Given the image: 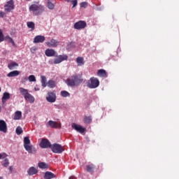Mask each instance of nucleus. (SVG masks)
I'll return each instance as SVG.
<instances>
[{"mask_svg": "<svg viewBox=\"0 0 179 179\" xmlns=\"http://www.w3.org/2000/svg\"><path fill=\"white\" fill-rule=\"evenodd\" d=\"M28 80H29V82H36V76H34V75L29 76Z\"/></svg>", "mask_w": 179, "mask_h": 179, "instance_id": "nucleus-39", "label": "nucleus"}, {"mask_svg": "<svg viewBox=\"0 0 179 179\" xmlns=\"http://www.w3.org/2000/svg\"><path fill=\"white\" fill-rule=\"evenodd\" d=\"M22 118V112L21 111H16L14 115V120H20Z\"/></svg>", "mask_w": 179, "mask_h": 179, "instance_id": "nucleus-30", "label": "nucleus"}, {"mask_svg": "<svg viewBox=\"0 0 179 179\" xmlns=\"http://www.w3.org/2000/svg\"><path fill=\"white\" fill-rule=\"evenodd\" d=\"M29 10L33 12L34 15L37 16L38 15H41V13L44 12L45 7L41 5L32 4L29 6Z\"/></svg>", "mask_w": 179, "mask_h": 179, "instance_id": "nucleus-2", "label": "nucleus"}, {"mask_svg": "<svg viewBox=\"0 0 179 179\" xmlns=\"http://www.w3.org/2000/svg\"><path fill=\"white\" fill-rule=\"evenodd\" d=\"M48 125L51 127V128H58V123L57 122H54L52 120H50L48 122Z\"/></svg>", "mask_w": 179, "mask_h": 179, "instance_id": "nucleus-28", "label": "nucleus"}, {"mask_svg": "<svg viewBox=\"0 0 179 179\" xmlns=\"http://www.w3.org/2000/svg\"><path fill=\"white\" fill-rule=\"evenodd\" d=\"M8 157V155H6V153H4L3 155L0 153V160L1 159H5V157Z\"/></svg>", "mask_w": 179, "mask_h": 179, "instance_id": "nucleus-44", "label": "nucleus"}, {"mask_svg": "<svg viewBox=\"0 0 179 179\" xmlns=\"http://www.w3.org/2000/svg\"><path fill=\"white\" fill-rule=\"evenodd\" d=\"M5 40V36H3V33L2 32V29H0V43H2Z\"/></svg>", "mask_w": 179, "mask_h": 179, "instance_id": "nucleus-40", "label": "nucleus"}, {"mask_svg": "<svg viewBox=\"0 0 179 179\" xmlns=\"http://www.w3.org/2000/svg\"><path fill=\"white\" fill-rule=\"evenodd\" d=\"M83 122L85 124H90L92 122V117L91 116H85L83 119Z\"/></svg>", "mask_w": 179, "mask_h": 179, "instance_id": "nucleus-31", "label": "nucleus"}, {"mask_svg": "<svg viewBox=\"0 0 179 179\" xmlns=\"http://www.w3.org/2000/svg\"><path fill=\"white\" fill-rule=\"evenodd\" d=\"M0 92H1V87H0Z\"/></svg>", "mask_w": 179, "mask_h": 179, "instance_id": "nucleus-54", "label": "nucleus"}, {"mask_svg": "<svg viewBox=\"0 0 179 179\" xmlns=\"http://www.w3.org/2000/svg\"><path fill=\"white\" fill-rule=\"evenodd\" d=\"M0 113H1V107H0Z\"/></svg>", "mask_w": 179, "mask_h": 179, "instance_id": "nucleus-53", "label": "nucleus"}, {"mask_svg": "<svg viewBox=\"0 0 179 179\" xmlns=\"http://www.w3.org/2000/svg\"><path fill=\"white\" fill-rule=\"evenodd\" d=\"M71 128L80 134H84L85 131H86V129L83 128L81 125L77 124L76 123H73L71 124Z\"/></svg>", "mask_w": 179, "mask_h": 179, "instance_id": "nucleus-10", "label": "nucleus"}, {"mask_svg": "<svg viewBox=\"0 0 179 179\" xmlns=\"http://www.w3.org/2000/svg\"><path fill=\"white\" fill-rule=\"evenodd\" d=\"M17 135H22L23 134V129L20 127H17L15 129Z\"/></svg>", "mask_w": 179, "mask_h": 179, "instance_id": "nucleus-36", "label": "nucleus"}, {"mask_svg": "<svg viewBox=\"0 0 179 179\" xmlns=\"http://www.w3.org/2000/svg\"><path fill=\"white\" fill-rule=\"evenodd\" d=\"M50 149L53 153L61 154L64 152V148L62 145L58 143H54L51 145Z\"/></svg>", "mask_w": 179, "mask_h": 179, "instance_id": "nucleus-4", "label": "nucleus"}, {"mask_svg": "<svg viewBox=\"0 0 179 179\" xmlns=\"http://www.w3.org/2000/svg\"><path fill=\"white\" fill-rule=\"evenodd\" d=\"M27 27H28L29 29H31V30H34V29H35L34 22H28L27 23Z\"/></svg>", "mask_w": 179, "mask_h": 179, "instance_id": "nucleus-34", "label": "nucleus"}, {"mask_svg": "<svg viewBox=\"0 0 179 179\" xmlns=\"http://www.w3.org/2000/svg\"><path fill=\"white\" fill-rule=\"evenodd\" d=\"M0 179H3V177H2V176H0Z\"/></svg>", "mask_w": 179, "mask_h": 179, "instance_id": "nucleus-51", "label": "nucleus"}, {"mask_svg": "<svg viewBox=\"0 0 179 179\" xmlns=\"http://www.w3.org/2000/svg\"><path fill=\"white\" fill-rule=\"evenodd\" d=\"M24 148L25 150L28 152V153H36V148H34L33 145H24Z\"/></svg>", "mask_w": 179, "mask_h": 179, "instance_id": "nucleus-15", "label": "nucleus"}, {"mask_svg": "<svg viewBox=\"0 0 179 179\" xmlns=\"http://www.w3.org/2000/svg\"><path fill=\"white\" fill-rule=\"evenodd\" d=\"M0 132H3V134L8 132V125L6 124V122L3 120H0Z\"/></svg>", "mask_w": 179, "mask_h": 179, "instance_id": "nucleus-11", "label": "nucleus"}, {"mask_svg": "<svg viewBox=\"0 0 179 179\" xmlns=\"http://www.w3.org/2000/svg\"><path fill=\"white\" fill-rule=\"evenodd\" d=\"M46 100L48 103H55L57 100V95L54 92H48L46 96Z\"/></svg>", "mask_w": 179, "mask_h": 179, "instance_id": "nucleus-9", "label": "nucleus"}, {"mask_svg": "<svg viewBox=\"0 0 179 179\" xmlns=\"http://www.w3.org/2000/svg\"><path fill=\"white\" fill-rule=\"evenodd\" d=\"M87 173H90L93 174L94 173V170H96V165L93 164H90L86 166Z\"/></svg>", "mask_w": 179, "mask_h": 179, "instance_id": "nucleus-14", "label": "nucleus"}, {"mask_svg": "<svg viewBox=\"0 0 179 179\" xmlns=\"http://www.w3.org/2000/svg\"><path fill=\"white\" fill-rule=\"evenodd\" d=\"M69 179H76V177H75V176H70Z\"/></svg>", "mask_w": 179, "mask_h": 179, "instance_id": "nucleus-47", "label": "nucleus"}, {"mask_svg": "<svg viewBox=\"0 0 179 179\" xmlns=\"http://www.w3.org/2000/svg\"><path fill=\"white\" fill-rule=\"evenodd\" d=\"M41 83H42L43 87H47V78H45V76H41Z\"/></svg>", "mask_w": 179, "mask_h": 179, "instance_id": "nucleus-26", "label": "nucleus"}, {"mask_svg": "<svg viewBox=\"0 0 179 179\" xmlns=\"http://www.w3.org/2000/svg\"><path fill=\"white\" fill-rule=\"evenodd\" d=\"M19 90H20V94L22 96H23L24 99L26 98L28 94H29V90H27L23 87H20Z\"/></svg>", "mask_w": 179, "mask_h": 179, "instance_id": "nucleus-21", "label": "nucleus"}, {"mask_svg": "<svg viewBox=\"0 0 179 179\" xmlns=\"http://www.w3.org/2000/svg\"><path fill=\"white\" fill-rule=\"evenodd\" d=\"M48 87H50L51 89L55 87V81L50 80L48 83Z\"/></svg>", "mask_w": 179, "mask_h": 179, "instance_id": "nucleus-35", "label": "nucleus"}, {"mask_svg": "<svg viewBox=\"0 0 179 179\" xmlns=\"http://www.w3.org/2000/svg\"><path fill=\"white\" fill-rule=\"evenodd\" d=\"M27 80H29V79H27V77H24L22 79L21 83H26V82H27Z\"/></svg>", "mask_w": 179, "mask_h": 179, "instance_id": "nucleus-43", "label": "nucleus"}, {"mask_svg": "<svg viewBox=\"0 0 179 179\" xmlns=\"http://www.w3.org/2000/svg\"><path fill=\"white\" fill-rule=\"evenodd\" d=\"M9 170H10V171H13V166H10L9 167Z\"/></svg>", "mask_w": 179, "mask_h": 179, "instance_id": "nucleus-46", "label": "nucleus"}, {"mask_svg": "<svg viewBox=\"0 0 179 179\" xmlns=\"http://www.w3.org/2000/svg\"><path fill=\"white\" fill-rule=\"evenodd\" d=\"M27 173L28 176H34L38 173V170H37L34 166H31L28 169Z\"/></svg>", "mask_w": 179, "mask_h": 179, "instance_id": "nucleus-17", "label": "nucleus"}, {"mask_svg": "<svg viewBox=\"0 0 179 179\" xmlns=\"http://www.w3.org/2000/svg\"><path fill=\"white\" fill-rule=\"evenodd\" d=\"M68 60V55H59L57 57V58L55 59L53 63L57 65V64H61L63 61H67Z\"/></svg>", "mask_w": 179, "mask_h": 179, "instance_id": "nucleus-8", "label": "nucleus"}, {"mask_svg": "<svg viewBox=\"0 0 179 179\" xmlns=\"http://www.w3.org/2000/svg\"><path fill=\"white\" fill-rule=\"evenodd\" d=\"M25 1H30V0H25Z\"/></svg>", "mask_w": 179, "mask_h": 179, "instance_id": "nucleus-52", "label": "nucleus"}, {"mask_svg": "<svg viewBox=\"0 0 179 179\" xmlns=\"http://www.w3.org/2000/svg\"><path fill=\"white\" fill-rule=\"evenodd\" d=\"M35 90L37 91V90H39L38 88H35Z\"/></svg>", "mask_w": 179, "mask_h": 179, "instance_id": "nucleus-50", "label": "nucleus"}, {"mask_svg": "<svg viewBox=\"0 0 179 179\" xmlns=\"http://www.w3.org/2000/svg\"><path fill=\"white\" fill-rule=\"evenodd\" d=\"M76 62L78 66H82L83 65H85L83 57H77Z\"/></svg>", "mask_w": 179, "mask_h": 179, "instance_id": "nucleus-25", "label": "nucleus"}, {"mask_svg": "<svg viewBox=\"0 0 179 179\" xmlns=\"http://www.w3.org/2000/svg\"><path fill=\"white\" fill-rule=\"evenodd\" d=\"M27 145H30V138H29V137H24V146H26Z\"/></svg>", "mask_w": 179, "mask_h": 179, "instance_id": "nucleus-38", "label": "nucleus"}, {"mask_svg": "<svg viewBox=\"0 0 179 179\" xmlns=\"http://www.w3.org/2000/svg\"><path fill=\"white\" fill-rule=\"evenodd\" d=\"M66 2H72L73 0H64Z\"/></svg>", "mask_w": 179, "mask_h": 179, "instance_id": "nucleus-49", "label": "nucleus"}, {"mask_svg": "<svg viewBox=\"0 0 179 179\" xmlns=\"http://www.w3.org/2000/svg\"><path fill=\"white\" fill-rule=\"evenodd\" d=\"M87 26V24L85 22V21L80 20L74 24L73 27L76 29V30H82Z\"/></svg>", "mask_w": 179, "mask_h": 179, "instance_id": "nucleus-5", "label": "nucleus"}, {"mask_svg": "<svg viewBox=\"0 0 179 179\" xmlns=\"http://www.w3.org/2000/svg\"><path fill=\"white\" fill-rule=\"evenodd\" d=\"M60 94L62 97H71V94L67 91H61Z\"/></svg>", "mask_w": 179, "mask_h": 179, "instance_id": "nucleus-33", "label": "nucleus"}, {"mask_svg": "<svg viewBox=\"0 0 179 179\" xmlns=\"http://www.w3.org/2000/svg\"><path fill=\"white\" fill-rule=\"evenodd\" d=\"M39 145L42 149H47L48 148L51 149L52 146L51 143L47 138H42Z\"/></svg>", "mask_w": 179, "mask_h": 179, "instance_id": "nucleus-6", "label": "nucleus"}, {"mask_svg": "<svg viewBox=\"0 0 179 179\" xmlns=\"http://www.w3.org/2000/svg\"><path fill=\"white\" fill-rule=\"evenodd\" d=\"M37 50V48H31V51H36Z\"/></svg>", "mask_w": 179, "mask_h": 179, "instance_id": "nucleus-48", "label": "nucleus"}, {"mask_svg": "<svg viewBox=\"0 0 179 179\" xmlns=\"http://www.w3.org/2000/svg\"><path fill=\"white\" fill-rule=\"evenodd\" d=\"M24 99L29 103H30L31 104H33L35 100L34 96H33V95H31V94H28L27 97L24 98Z\"/></svg>", "mask_w": 179, "mask_h": 179, "instance_id": "nucleus-24", "label": "nucleus"}, {"mask_svg": "<svg viewBox=\"0 0 179 179\" xmlns=\"http://www.w3.org/2000/svg\"><path fill=\"white\" fill-rule=\"evenodd\" d=\"M17 66H19V64L16 63L15 62H12L8 65V68L10 71H13V69H16Z\"/></svg>", "mask_w": 179, "mask_h": 179, "instance_id": "nucleus-20", "label": "nucleus"}, {"mask_svg": "<svg viewBox=\"0 0 179 179\" xmlns=\"http://www.w3.org/2000/svg\"><path fill=\"white\" fill-rule=\"evenodd\" d=\"M81 8H87V2L84 1L80 3Z\"/></svg>", "mask_w": 179, "mask_h": 179, "instance_id": "nucleus-42", "label": "nucleus"}, {"mask_svg": "<svg viewBox=\"0 0 179 179\" xmlns=\"http://www.w3.org/2000/svg\"><path fill=\"white\" fill-rule=\"evenodd\" d=\"M71 3L73 5V8H75V6H77L78 5V0H73Z\"/></svg>", "mask_w": 179, "mask_h": 179, "instance_id": "nucleus-41", "label": "nucleus"}, {"mask_svg": "<svg viewBox=\"0 0 179 179\" xmlns=\"http://www.w3.org/2000/svg\"><path fill=\"white\" fill-rule=\"evenodd\" d=\"M3 16H5V13L0 11V17H3Z\"/></svg>", "mask_w": 179, "mask_h": 179, "instance_id": "nucleus-45", "label": "nucleus"}, {"mask_svg": "<svg viewBox=\"0 0 179 179\" xmlns=\"http://www.w3.org/2000/svg\"><path fill=\"white\" fill-rule=\"evenodd\" d=\"M19 75H20V71H10V73H8L7 76L8 78H15V76H19Z\"/></svg>", "mask_w": 179, "mask_h": 179, "instance_id": "nucleus-22", "label": "nucleus"}, {"mask_svg": "<svg viewBox=\"0 0 179 179\" xmlns=\"http://www.w3.org/2000/svg\"><path fill=\"white\" fill-rule=\"evenodd\" d=\"M38 166L39 167V169H48V164H45V162L38 163Z\"/></svg>", "mask_w": 179, "mask_h": 179, "instance_id": "nucleus-29", "label": "nucleus"}, {"mask_svg": "<svg viewBox=\"0 0 179 179\" xmlns=\"http://www.w3.org/2000/svg\"><path fill=\"white\" fill-rule=\"evenodd\" d=\"M58 44H59V42L55 39H51L50 41L46 42V45H48V47L55 48Z\"/></svg>", "mask_w": 179, "mask_h": 179, "instance_id": "nucleus-13", "label": "nucleus"}, {"mask_svg": "<svg viewBox=\"0 0 179 179\" xmlns=\"http://www.w3.org/2000/svg\"><path fill=\"white\" fill-rule=\"evenodd\" d=\"M3 163L2 164L3 167H8L9 166V159L8 158H6L3 160Z\"/></svg>", "mask_w": 179, "mask_h": 179, "instance_id": "nucleus-37", "label": "nucleus"}, {"mask_svg": "<svg viewBox=\"0 0 179 179\" xmlns=\"http://www.w3.org/2000/svg\"><path fill=\"white\" fill-rule=\"evenodd\" d=\"M45 41V37L44 36L38 35L34 37L33 43L38 44V43H44Z\"/></svg>", "mask_w": 179, "mask_h": 179, "instance_id": "nucleus-12", "label": "nucleus"}, {"mask_svg": "<svg viewBox=\"0 0 179 179\" xmlns=\"http://www.w3.org/2000/svg\"><path fill=\"white\" fill-rule=\"evenodd\" d=\"M47 7L48 8V9H50L51 10H52V9L55 8V6L54 5V3H52V2H51L50 0H48Z\"/></svg>", "mask_w": 179, "mask_h": 179, "instance_id": "nucleus-32", "label": "nucleus"}, {"mask_svg": "<svg viewBox=\"0 0 179 179\" xmlns=\"http://www.w3.org/2000/svg\"><path fill=\"white\" fill-rule=\"evenodd\" d=\"M82 82H83V78H82V76L78 74L73 75L71 78L66 80V85L70 86V87L79 86Z\"/></svg>", "mask_w": 179, "mask_h": 179, "instance_id": "nucleus-1", "label": "nucleus"}, {"mask_svg": "<svg viewBox=\"0 0 179 179\" xmlns=\"http://www.w3.org/2000/svg\"><path fill=\"white\" fill-rule=\"evenodd\" d=\"M9 99H10V94H9V92H4L1 98L2 103L5 104V103L9 100Z\"/></svg>", "mask_w": 179, "mask_h": 179, "instance_id": "nucleus-16", "label": "nucleus"}, {"mask_svg": "<svg viewBox=\"0 0 179 179\" xmlns=\"http://www.w3.org/2000/svg\"><path fill=\"white\" fill-rule=\"evenodd\" d=\"M100 86V81L97 78L92 77L88 81H87V87L89 89H96Z\"/></svg>", "mask_w": 179, "mask_h": 179, "instance_id": "nucleus-3", "label": "nucleus"}, {"mask_svg": "<svg viewBox=\"0 0 179 179\" xmlns=\"http://www.w3.org/2000/svg\"><path fill=\"white\" fill-rule=\"evenodd\" d=\"M97 75L99 78H106L107 76V72L104 69H99L97 71Z\"/></svg>", "mask_w": 179, "mask_h": 179, "instance_id": "nucleus-23", "label": "nucleus"}, {"mask_svg": "<svg viewBox=\"0 0 179 179\" xmlns=\"http://www.w3.org/2000/svg\"><path fill=\"white\" fill-rule=\"evenodd\" d=\"M45 54L46 57H55V50H54V49H46L45 51Z\"/></svg>", "mask_w": 179, "mask_h": 179, "instance_id": "nucleus-19", "label": "nucleus"}, {"mask_svg": "<svg viewBox=\"0 0 179 179\" xmlns=\"http://www.w3.org/2000/svg\"><path fill=\"white\" fill-rule=\"evenodd\" d=\"M15 9V4L13 0L8 1L6 4L4 6L5 12H10Z\"/></svg>", "mask_w": 179, "mask_h": 179, "instance_id": "nucleus-7", "label": "nucleus"}, {"mask_svg": "<svg viewBox=\"0 0 179 179\" xmlns=\"http://www.w3.org/2000/svg\"><path fill=\"white\" fill-rule=\"evenodd\" d=\"M55 177H56L55 174H54L52 172L46 171L43 176V178L44 179H52V178H55Z\"/></svg>", "mask_w": 179, "mask_h": 179, "instance_id": "nucleus-18", "label": "nucleus"}, {"mask_svg": "<svg viewBox=\"0 0 179 179\" xmlns=\"http://www.w3.org/2000/svg\"><path fill=\"white\" fill-rule=\"evenodd\" d=\"M5 40H7L8 43H10L13 45V47H16V43H15V41L10 36H6Z\"/></svg>", "mask_w": 179, "mask_h": 179, "instance_id": "nucleus-27", "label": "nucleus"}]
</instances>
